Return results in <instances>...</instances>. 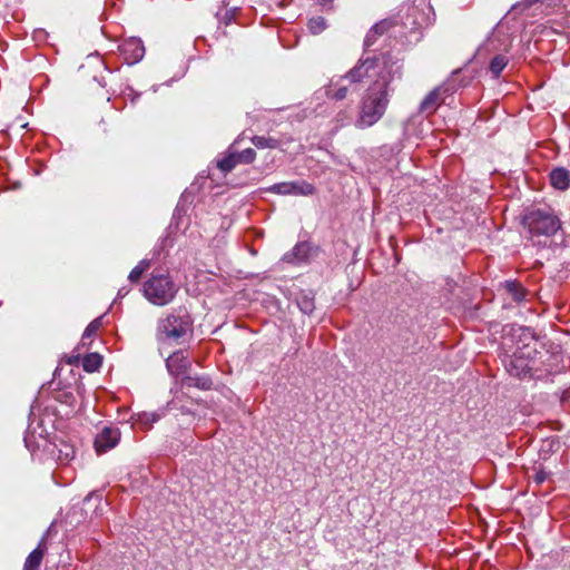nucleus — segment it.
Returning <instances> with one entry per match:
<instances>
[{"label":"nucleus","instance_id":"obj_1","mask_svg":"<svg viewBox=\"0 0 570 570\" xmlns=\"http://www.w3.org/2000/svg\"><path fill=\"white\" fill-rule=\"evenodd\" d=\"M394 79V71L392 68L384 66L379 73L377 78L366 89L358 110V117L355 126L358 129H365L375 125L385 114L389 97L394 91L392 81Z\"/></svg>","mask_w":570,"mask_h":570},{"label":"nucleus","instance_id":"obj_2","mask_svg":"<svg viewBox=\"0 0 570 570\" xmlns=\"http://www.w3.org/2000/svg\"><path fill=\"white\" fill-rule=\"evenodd\" d=\"M512 337H518L517 347L513 354L504 362L510 375L522 379L527 375L533 376V355L537 354L533 333L525 327L512 328Z\"/></svg>","mask_w":570,"mask_h":570},{"label":"nucleus","instance_id":"obj_3","mask_svg":"<svg viewBox=\"0 0 570 570\" xmlns=\"http://www.w3.org/2000/svg\"><path fill=\"white\" fill-rule=\"evenodd\" d=\"M191 317L189 313L179 307L174 309L165 318L159 320L157 325V337L160 341H178L184 337L191 328Z\"/></svg>","mask_w":570,"mask_h":570},{"label":"nucleus","instance_id":"obj_4","mask_svg":"<svg viewBox=\"0 0 570 570\" xmlns=\"http://www.w3.org/2000/svg\"><path fill=\"white\" fill-rule=\"evenodd\" d=\"M178 287L169 274H151L144 284V295L154 305L169 304L176 296Z\"/></svg>","mask_w":570,"mask_h":570},{"label":"nucleus","instance_id":"obj_5","mask_svg":"<svg viewBox=\"0 0 570 570\" xmlns=\"http://www.w3.org/2000/svg\"><path fill=\"white\" fill-rule=\"evenodd\" d=\"M532 236L550 237L561 227L560 219L549 210L535 209L530 212L523 219Z\"/></svg>","mask_w":570,"mask_h":570},{"label":"nucleus","instance_id":"obj_6","mask_svg":"<svg viewBox=\"0 0 570 570\" xmlns=\"http://www.w3.org/2000/svg\"><path fill=\"white\" fill-rule=\"evenodd\" d=\"M238 140L229 147L228 154L217 161V167L224 171H232L238 164H252L256 158V151L252 148H246L243 151L234 150Z\"/></svg>","mask_w":570,"mask_h":570},{"label":"nucleus","instance_id":"obj_7","mask_svg":"<svg viewBox=\"0 0 570 570\" xmlns=\"http://www.w3.org/2000/svg\"><path fill=\"white\" fill-rule=\"evenodd\" d=\"M379 60L375 58H367L360 60V62L343 76V81L348 83H360L365 78L372 77L371 71L377 67Z\"/></svg>","mask_w":570,"mask_h":570},{"label":"nucleus","instance_id":"obj_8","mask_svg":"<svg viewBox=\"0 0 570 570\" xmlns=\"http://www.w3.org/2000/svg\"><path fill=\"white\" fill-rule=\"evenodd\" d=\"M120 52L128 65H134L140 61L145 55V47L142 41L137 38H130L124 41L120 47Z\"/></svg>","mask_w":570,"mask_h":570},{"label":"nucleus","instance_id":"obj_9","mask_svg":"<svg viewBox=\"0 0 570 570\" xmlns=\"http://www.w3.org/2000/svg\"><path fill=\"white\" fill-rule=\"evenodd\" d=\"M120 439V431L118 428L106 426L95 439V448L97 452H106L115 448Z\"/></svg>","mask_w":570,"mask_h":570},{"label":"nucleus","instance_id":"obj_10","mask_svg":"<svg viewBox=\"0 0 570 570\" xmlns=\"http://www.w3.org/2000/svg\"><path fill=\"white\" fill-rule=\"evenodd\" d=\"M166 367L170 375L178 377L189 371L191 362L183 351H177L167 357Z\"/></svg>","mask_w":570,"mask_h":570},{"label":"nucleus","instance_id":"obj_11","mask_svg":"<svg viewBox=\"0 0 570 570\" xmlns=\"http://www.w3.org/2000/svg\"><path fill=\"white\" fill-rule=\"evenodd\" d=\"M311 252V245L306 242H302L296 244L292 250L284 254L282 259L285 263L298 265L308 261Z\"/></svg>","mask_w":570,"mask_h":570},{"label":"nucleus","instance_id":"obj_12","mask_svg":"<svg viewBox=\"0 0 570 570\" xmlns=\"http://www.w3.org/2000/svg\"><path fill=\"white\" fill-rule=\"evenodd\" d=\"M393 27V21L389 19L381 20L380 22L375 23L370 31L367 32L365 39H364V47L366 49L371 48L379 37L383 36L385 32H387Z\"/></svg>","mask_w":570,"mask_h":570},{"label":"nucleus","instance_id":"obj_13","mask_svg":"<svg viewBox=\"0 0 570 570\" xmlns=\"http://www.w3.org/2000/svg\"><path fill=\"white\" fill-rule=\"evenodd\" d=\"M347 81H343V76L340 77L337 80H331L327 89H326V97L328 99L334 100H344L348 96V87Z\"/></svg>","mask_w":570,"mask_h":570},{"label":"nucleus","instance_id":"obj_14","mask_svg":"<svg viewBox=\"0 0 570 570\" xmlns=\"http://www.w3.org/2000/svg\"><path fill=\"white\" fill-rule=\"evenodd\" d=\"M181 387H197L203 391L212 389L213 381L208 375H184L181 377Z\"/></svg>","mask_w":570,"mask_h":570},{"label":"nucleus","instance_id":"obj_15","mask_svg":"<svg viewBox=\"0 0 570 570\" xmlns=\"http://www.w3.org/2000/svg\"><path fill=\"white\" fill-rule=\"evenodd\" d=\"M551 185L560 190H566L570 186V171L563 167L554 168L550 173Z\"/></svg>","mask_w":570,"mask_h":570},{"label":"nucleus","instance_id":"obj_16","mask_svg":"<svg viewBox=\"0 0 570 570\" xmlns=\"http://www.w3.org/2000/svg\"><path fill=\"white\" fill-rule=\"evenodd\" d=\"M45 551V539H42L39 546L27 557L23 570H38L41 564Z\"/></svg>","mask_w":570,"mask_h":570},{"label":"nucleus","instance_id":"obj_17","mask_svg":"<svg viewBox=\"0 0 570 570\" xmlns=\"http://www.w3.org/2000/svg\"><path fill=\"white\" fill-rule=\"evenodd\" d=\"M441 88H435L432 90L421 102L420 110L426 114H433L436 108L441 105L442 100Z\"/></svg>","mask_w":570,"mask_h":570},{"label":"nucleus","instance_id":"obj_18","mask_svg":"<svg viewBox=\"0 0 570 570\" xmlns=\"http://www.w3.org/2000/svg\"><path fill=\"white\" fill-rule=\"evenodd\" d=\"M504 288L511 295L512 299L517 303L522 302L527 295V291L518 282H505Z\"/></svg>","mask_w":570,"mask_h":570},{"label":"nucleus","instance_id":"obj_19","mask_svg":"<svg viewBox=\"0 0 570 570\" xmlns=\"http://www.w3.org/2000/svg\"><path fill=\"white\" fill-rule=\"evenodd\" d=\"M102 363V357L98 353L87 354L82 360V367L86 372H96Z\"/></svg>","mask_w":570,"mask_h":570},{"label":"nucleus","instance_id":"obj_20","mask_svg":"<svg viewBox=\"0 0 570 570\" xmlns=\"http://www.w3.org/2000/svg\"><path fill=\"white\" fill-rule=\"evenodd\" d=\"M297 306L304 314H312L315 308L314 296L311 293H302L297 298Z\"/></svg>","mask_w":570,"mask_h":570},{"label":"nucleus","instance_id":"obj_21","mask_svg":"<svg viewBox=\"0 0 570 570\" xmlns=\"http://www.w3.org/2000/svg\"><path fill=\"white\" fill-rule=\"evenodd\" d=\"M509 59L504 55H497L490 62V71L493 77H499L502 70L507 67Z\"/></svg>","mask_w":570,"mask_h":570},{"label":"nucleus","instance_id":"obj_22","mask_svg":"<svg viewBox=\"0 0 570 570\" xmlns=\"http://www.w3.org/2000/svg\"><path fill=\"white\" fill-rule=\"evenodd\" d=\"M252 142L261 149L269 148L275 149L278 147V140L271 138V137H264V136H254L252 138Z\"/></svg>","mask_w":570,"mask_h":570},{"label":"nucleus","instance_id":"obj_23","mask_svg":"<svg viewBox=\"0 0 570 570\" xmlns=\"http://www.w3.org/2000/svg\"><path fill=\"white\" fill-rule=\"evenodd\" d=\"M150 267V261L142 259L129 273L128 279L132 283L138 282L141 275Z\"/></svg>","mask_w":570,"mask_h":570},{"label":"nucleus","instance_id":"obj_24","mask_svg":"<svg viewBox=\"0 0 570 570\" xmlns=\"http://www.w3.org/2000/svg\"><path fill=\"white\" fill-rule=\"evenodd\" d=\"M293 193L292 195H304L308 196L314 194L315 188L312 184L306 181H292Z\"/></svg>","mask_w":570,"mask_h":570},{"label":"nucleus","instance_id":"obj_25","mask_svg":"<svg viewBox=\"0 0 570 570\" xmlns=\"http://www.w3.org/2000/svg\"><path fill=\"white\" fill-rule=\"evenodd\" d=\"M307 27L313 35H318L325 30L326 21L323 17H314L309 19Z\"/></svg>","mask_w":570,"mask_h":570},{"label":"nucleus","instance_id":"obj_26","mask_svg":"<svg viewBox=\"0 0 570 570\" xmlns=\"http://www.w3.org/2000/svg\"><path fill=\"white\" fill-rule=\"evenodd\" d=\"M101 326V318L98 317L89 323V325L86 327L83 335H82V344H86V341L94 336L99 327Z\"/></svg>","mask_w":570,"mask_h":570},{"label":"nucleus","instance_id":"obj_27","mask_svg":"<svg viewBox=\"0 0 570 570\" xmlns=\"http://www.w3.org/2000/svg\"><path fill=\"white\" fill-rule=\"evenodd\" d=\"M268 190L274 194H279V195H292V193H293L292 181L274 184L273 186L269 187Z\"/></svg>","mask_w":570,"mask_h":570},{"label":"nucleus","instance_id":"obj_28","mask_svg":"<svg viewBox=\"0 0 570 570\" xmlns=\"http://www.w3.org/2000/svg\"><path fill=\"white\" fill-rule=\"evenodd\" d=\"M350 120V115L346 110L340 111L336 117L335 121L338 124V126L343 127L345 126Z\"/></svg>","mask_w":570,"mask_h":570},{"label":"nucleus","instance_id":"obj_29","mask_svg":"<svg viewBox=\"0 0 570 570\" xmlns=\"http://www.w3.org/2000/svg\"><path fill=\"white\" fill-rule=\"evenodd\" d=\"M547 479V473L542 470L540 471H537L533 475V481L537 483V484H541L546 481Z\"/></svg>","mask_w":570,"mask_h":570},{"label":"nucleus","instance_id":"obj_30","mask_svg":"<svg viewBox=\"0 0 570 570\" xmlns=\"http://www.w3.org/2000/svg\"><path fill=\"white\" fill-rule=\"evenodd\" d=\"M346 83H347V87H348V90H350V91H351V90H356V89H357V88H356L357 83H348V82H346Z\"/></svg>","mask_w":570,"mask_h":570},{"label":"nucleus","instance_id":"obj_31","mask_svg":"<svg viewBox=\"0 0 570 570\" xmlns=\"http://www.w3.org/2000/svg\"><path fill=\"white\" fill-rule=\"evenodd\" d=\"M78 361V356H72L68 360L69 364H75Z\"/></svg>","mask_w":570,"mask_h":570},{"label":"nucleus","instance_id":"obj_32","mask_svg":"<svg viewBox=\"0 0 570 570\" xmlns=\"http://www.w3.org/2000/svg\"><path fill=\"white\" fill-rule=\"evenodd\" d=\"M317 1L321 4H325V3L332 2L333 0H317Z\"/></svg>","mask_w":570,"mask_h":570}]
</instances>
